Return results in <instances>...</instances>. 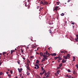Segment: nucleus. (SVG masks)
<instances>
[{
	"label": "nucleus",
	"mask_w": 78,
	"mask_h": 78,
	"mask_svg": "<svg viewBox=\"0 0 78 78\" xmlns=\"http://www.w3.org/2000/svg\"><path fill=\"white\" fill-rule=\"evenodd\" d=\"M50 55L51 56H56V53H51L50 54Z\"/></svg>",
	"instance_id": "obj_4"
},
{
	"label": "nucleus",
	"mask_w": 78,
	"mask_h": 78,
	"mask_svg": "<svg viewBox=\"0 0 78 78\" xmlns=\"http://www.w3.org/2000/svg\"><path fill=\"white\" fill-rule=\"evenodd\" d=\"M40 55L41 56H43V53L42 52H40Z\"/></svg>",
	"instance_id": "obj_8"
},
{
	"label": "nucleus",
	"mask_w": 78,
	"mask_h": 78,
	"mask_svg": "<svg viewBox=\"0 0 78 78\" xmlns=\"http://www.w3.org/2000/svg\"><path fill=\"white\" fill-rule=\"evenodd\" d=\"M55 75H56V76H58V74L57 73H55Z\"/></svg>",
	"instance_id": "obj_42"
},
{
	"label": "nucleus",
	"mask_w": 78,
	"mask_h": 78,
	"mask_svg": "<svg viewBox=\"0 0 78 78\" xmlns=\"http://www.w3.org/2000/svg\"><path fill=\"white\" fill-rule=\"evenodd\" d=\"M37 69H39V66L37 65Z\"/></svg>",
	"instance_id": "obj_38"
},
{
	"label": "nucleus",
	"mask_w": 78,
	"mask_h": 78,
	"mask_svg": "<svg viewBox=\"0 0 78 78\" xmlns=\"http://www.w3.org/2000/svg\"><path fill=\"white\" fill-rule=\"evenodd\" d=\"M62 58H61V57L58 58L59 60H62Z\"/></svg>",
	"instance_id": "obj_24"
},
{
	"label": "nucleus",
	"mask_w": 78,
	"mask_h": 78,
	"mask_svg": "<svg viewBox=\"0 0 78 78\" xmlns=\"http://www.w3.org/2000/svg\"><path fill=\"white\" fill-rule=\"evenodd\" d=\"M43 74H44L43 73H40V74L41 76L43 75Z\"/></svg>",
	"instance_id": "obj_26"
},
{
	"label": "nucleus",
	"mask_w": 78,
	"mask_h": 78,
	"mask_svg": "<svg viewBox=\"0 0 78 78\" xmlns=\"http://www.w3.org/2000/svg\"><path fill=\"white\" fill-rule=\"evenodd\" d=\"M37 66H38V65H37V64H36V65H35L34 66H36V67H37Z\"/></svg>",
	"instance_id": "obj_53"
},
{
	"label": "nucleus",
	"mask_w": 78,
	"mask_h": 78,
	"mask_svg": "<svg viewBox=\"0 0 78 78\" xmlns=\"http://www.w3.org/2000/svg\"><path fill=\"white\" fill-rule=\"evenodd\" d=\"M45 59L47 60L48 59L47 58H46H46H45L44 60H45Z\"/></svg>",
	"instance_id": "obj_57"
},
{
	"label": "nucleus",
	"mask_w": 78,
	"mask_h": 78,
	"mask_svg": "<svg viewBox=\"0 0 78 78\" xmlns=\"http://www.w3.org/2000/svg\"><path fill=\"white\" fill-rule=\"evenodd\" d=\"M34 57V56H31L30 57V58H33Z\"/></svg>",
	"instance_id": "obj_46"
},
{
	"label": "nucleus",
	"mask_w": 78,
	"mask_h": 78,
	"mask_svg": "<svg viewBox=\"0 0 78 78\" xmlns=\"http://www.w3.org/2000/svg\"><path fill=\"white\" fill-rule=\"evenodd\" d=\"M10 73H11V74H12V73H13L12 71V70H10Z\"/></svg>",
	"instance_id": "obj_25"
},
{
	"label": "nucleus",
	"mask_w": 78,
	"mask_h": 78,
	"mask_svg": "<svg viewBox=\"0 0 78 78\" xmlns=\"http://www.w3.org/2000/svg\"><path fill=\"white\" fill-rule=\"evenodd\" d=\"M27 62L28 63H30V61L28 60H27Z\"/></svg>",
	"instance_id": "obj_28"
},
{
	"label": "nucleus",
	"mask_w": 78,
	"mask_h": 78,
	"mask_svg": "<svg viewBox=\"0 0 78 78\" xmlns=\"http://www.w3.org/2000/svg\"><path fill=\"white\" fill-rule=\"evenodd\" d=\"M59 72H60V71L58 70L57 71V74H59Z\"/></svg>",
	"instance_id": "obj_23"
},
{
	"label": "nucleus",
	"mask_w": 78,
	"mask_h": 78,
	"mask_svg": "<svg viewBox=\"0 0 78 78\" xmlns=\"http://www.w3.org/2000/svg\"><path fill=\"white\" fill-rule=\"evenodd\" d=\"M75 66H76V69H78V65L77 64L75 65Z\"/></svg>",
	"instance_id": "obj_20"
},
{
	"label": "nucleus",
	"mask_w": 78,
	"mask_h": 78,
	"mask_svg": "<svg viewBox=\"0 0 78 78\" xmlns=\"http://www.w3.org/2000/svg\"><path fill=\"white\" fill-rule=\"evenodd\" d=\"M39 6H37V9H39Z\"/></svg>",
	"instance_id": "obj_55"
},
{
	"label": "nucleus",
	"mask_w": 78,
	"mask_h": 78,
	"mask_svg": "<svg viewBox=\"0 0 78 78\" xmlns=\"http://www.w3.org/2000/svg\"><path fill=\"white\" fill-rule=\"evenodd\" d=\"M2 74H3V73L2 72H0V75H2Z\"/></svg>",
	"instance_id": "obj_32"
},
{
	"label": "nucleus",
	"mask_w": 78,
	"mask_h": 78,
	"mask_svg": "<svg viewBox=\"0 0 78 78\" xmlns=\"http://www.w3.org/2000/svg\"><path fill=\"white\" fill-rule=\"evenodd\" d=\"M20 70H21V71H22V70H23L22 68H20Z\"/></svg>",
	"instance_id": "obj_50"
},
{
	"label": "nucleus",
	"mask_w": 78,
	"mask_h": 78,
	"mask_svg": "<svg viewBox=\"0 0 78 78\" xmlns=\"http://www.w3.org/2000/svg\"><path fill=\"white\" fill-rule=\"evenodd\" d=\"M68 72H71V71H70V69H68Z\"/></svg>",
	"instance_id": "obj_31"
},
{
	"label": "nucleus",
	"mask_w": 78,
	"mask_h": 78,
	"mask_svg": "<svg viewBox=\"0 0 78 78\" xmlns=\"http://www.w3.org/2000/svg\"><path fill=\"white\" fill-rule=\"evenodd\" d=\"M13 51H11V54H12L13 53Z\"/></svg>",
	"instance_id": "obj_40"
},
{
	"label": "nucleus",
	"mask_w": 78,
	"mask_h": 78,
	"mask_svg": "<svg viewBox=\"0 0 78 78\" xmlns=\"http://www.w3.org/2000/svg\"><path fill=\"white\" fill-rule=\"evenodd\" d=\"M66 56H67V57H68L69 58H70V54H68V55H67Z\"/></svg>",
	"instance_id": "obj_10"
},
{
	"label": "nucleus",
	"mask_w": 78,
	"mask_h": 78,
	"mask_svg": "<svg viewBox=\"0 0 78 78\" xmlns=\"http://www.w3.org/2000/svg\"><path fill=\"white\" fill-rule=\"evenodd\" d=\"M6 73H7V74H8V73H9V72H6Z\"/></svg>",
	"instance_id": "obj_60"
},
{
	"label": "nucleus",
	"mask_w": 78,
	"mask_h": 78,
	"mask_svg": "<svg viewBox=\"0 0 78 78\" xmlns=\"http://www.w3.org/2000/svg\"><path fill=\"white\" fill-rule=\"evenodd\" d=\"M44 3H45V5H47V4H48V2L46 1H44Z\"/></svg>",
	"instance_id": "obj_22"
},
{
	"label": "nucleus",
	"mask_w": 78,
	"mask_h": 78,
	"mask_svg": "<svg viewBox=\"0 0 78 78\" xmlns=\"http://www.w3.org/2000/svg\"><path fill=\"white\" fill-rule=\"evenodd\" d=\"M50 48H51V47L48 48V50H50Z\"/></svg>",
	"instance_id": "obj_61"
},
{
	"label": "nucleus",
	"mask_w": 78,
	"mask_h": 78,
	"mask_svg": "<svg viewBox=\"0 0 78 78\" xmlns=\"http://www.w3.org/2000/svg\"><path fill=\"white\" fill-rule=\"evenodd\" d=\"M57 58H58V57H55V58L54 59H57Z\"/></svg>",
	"instance_id": "obj_39"
},
{
	"label": "nucleus",
	"mask_w": 78,
	"mask_h": 78,
	"mask_svg": "<svg viewBox=\"0 0 78 78\" xmlns=\"http://www.w3.org/2000/svg\"><path fill=\"white\" fill-rule=\"evenodd\" d=\"M7 76L9 77V78H11V76L10 75V74H9L7 75Z\"/></svg>",
	"instance_id": "obj_19"
},
{
	"label": "nucleus",
	"mask_w": 78,
	"mask_h": 78,
	"mask_svg": "<svg viewBox=\"0 0 78 78\" xmlns=\"http://www.w3.org/2000/svg\"><path fill=\"white\" fill-rule=\"evenodd\" d=\"M45 72V70H44L42 73H43V74Z\"/></svg>",
	"instance_id": "obj_29"
},
{
	"label": "nucleus",
	"mask_w": 78,
	"mask_h": 78,
	"mask_svg": "<svg viewBox=\"0 0 78 78\" xmlns=\"http://www.w3.org/2000/svg\"><path fill=\"white\" fill-rule=\"evenodd\" d=\"M49 25H52V23H49Z\"/></svg>",
	"instance_id": "obj_54"
},
{
	"label": "nucleus",
	"mask_w": 78,
	"mask_h": 78,
	"mask_svg": "<svg viewBox=\"0 0 78 78\" xmlns=\"http://www.w3.org/2000/svg\"><path fill=\"white\" fill-rule=\"evenodd\" d=\"M36 44H32L31 47H32V48H34V47H36Z\"/></svg>",
	"instance_id": "obj_7"
},
{
	"label": "nucleus",
	"mask_w": 78,
	"mask_h": 78,
	"mask_svg": "<svg viewBox=\"0 0 78 78\" xmlns=\"http://www.w3.org/2000/svg\"><path fill=\"white\" fill-rule=\"evenodd\" d=\"M70 2V0H68V1H67V2L68 3H69V2Z\"/></svg>",
	"instance_id": "obj_48"
},
{
	"label": "nucleus",
	"mask_w": 78,
	"mask_h": 78,
	"mask_svg": "<svg viewBox=\"0 0 78 78\" xmlns=\"http://www.w3.org/2000/svg\"><path fill=\"white\" fill-rule=\"evenodd\" d=\"M68 78H71V76H70V75H69V76H68Z\"/></svg>",
	"instance_id": "obj_43"
},
{
	"label": "nucleus",
	"mask_w": 78,
	"mask_h": 78,
	"mask_svg": "<svg viewBox=\"0 0 78 78\" xmlns=\"http://www.w3.org/2000/svg\"><path fill=\"white\" fill-rule=\"evenodd\" d=\"M57 69H60V67H57Z\"/></svg>",
	"instance_id": "obj_47"
},
{
	"label": "nucleus",
	"mask_w": 78,
	"mask_h": 78,
	"mask_svg": "<svg viewBox=\"0 0 78 78\" xmlns=\"http://www.w3.org/2000/svg\"><path fill=\"white\" fill-rule=\"evenodd\" d=\"M37 76H39V77L40 78H41V77H40V76H39L38 75H37Z\"/></svg>",
	"instance_id": "obj_64"
},
{
	"label": "nucleus",
	"mask_w": 78,
	"mask_h": 78,
	"mask_svg": "<svg viewBox=\"0 0 78 78\" xmlns=\"http://www.w3.org/2000/svg\"><path fill=\"white\" fill-rule=\"evenodd\" d=\"M56 3L58 5H59V3H60V2H57Z\"/></svg>",
	"instance_id": "obj_17"
},
{
	"label": "nucleus",
	"mask_w": 78,
	"mask_h": 78,
	"mask_svg": "<svg viewBox=\"0 0 78 78\" xmlns=\"http://www.w3.org/2000/svg\"><path fill=\"white\" fill-rule=\"evenodd\" d=\"M46 78H48V75L46 76Z\"/></svg>",
	"instance_id": "obj_49"
},
{
	"label": "nucleus",
	"mask_w": 78,
	"mask_h": 78,
	"mask_svg": "<svg viewBox=\"0 0 78 78\" xmlns=\"http://www.w3.org/2000/svg\"><path fill=\"white\" fill-rule=\"evenodd\" d=\"M43 2H42V1H41V4H43Z\"/></svg>",
	"instance_id": "obj_51"
},
{
	"label": "nucleus",
	"mask_w": 78,
	"mask_h": 78,
	"mask_svg": "<svg viewBox=\"0 0 78 78\" xmlns=\"http://www.w3.org/2000/svg\"><path fill=\"white\" fill-rule=\"evenodd\" d=\"M66 77H69V75L68 74H67L66 75Z\"/></svg>",
	"instance_id": "obj_52"
},
{
	"label": "nucleus",
	"mask_w": 78,
	"mask_h": 78,
	"mask_svg": "<svg viewBox=\"0 0 78 78\" xmlns=\"http://www.w3.org/2000/svg\"><path fill=\"white\" fill-rule=\"evenodd\" d=\"M43 56L44 57V58H48V57H49V55L47 56V55L44 54L43 55Z\"/></svg>",
	"instance_id": "obj_5"
},
{
	"label": "nucleus",
	"mask_w": 78,
	"mask_h": 78,
	"mask_svg": "<svg viewBox=\"0 0 78 78\" xmlns=\"http://www.w3.org/2000/svg\"><path fill=\"white\" fill-rule=\"evenodd\" d=\"M61 53H64V51H61Z\"/></svg>",
	"instance_id": "obj_63"
},
{
	"label": "nucleus",
	"mask_w": 78,
	"mask_h": 78,
	"mask_svg": "<svg viewBox=\"0 0 78 78\" xmlns=\"http://www.w3.org/2000/svg\"><path fill=\"white\" fill-rule=\"evenodd\" d=\"M45 54L46 55H48V56H50V53H48L47 51H46L45 53Z\"/></svg>",
	"instance_id": "obj_6"
},
{
	"label": "nucleus",
	"mask_w": 78,
	"mask_h": 78,
	"mask_svg": "<svg viewBox=\"0 0 78 78\" xmlns=\"http://www.w3.org/2000/svg\"><path fill=\"white\" fill-rule=\"evenodd\" d=\"M58 57H57V58H60V57H61V56H60V55H58Z\"/></svg>",
	"instance_id": "obj_34"
},
{
	"label": "nucleus",
	"mask_w": 78,
	"mask_h": 78,
	"mask_svg": "<svg viewBox=\"0 0 78 78\" xmlns=\"http://www.w3.org/2000/svg\"><path fill=\"white\" fill-rule=\"evenodd\" d=\"M43 70H44V68H42L41 69L42 72Z\"/></svg>",
	"instance_id": "obj_30"
},
{
	"label": "nucleus",
	"mask_w": 78,
	"mask_h": 78,
	"mask_svg": "<svg viewBox=\"0 0 78 78\" xmlns=\"http://www.w3.org/2000/svg\"><path fill=\"white\" fill-rule=\"evenodd\" d=\"M26 68L28 70H30V71H31V69H30V66H29V65L26 66Z\"/></svg>",
	"instance_id": "obj_1"
},
{
	"label": "nucleus",
	"mask_w": 78,
	"mask_h": 78,
	"mask_svg": "<svg viewBox=\"0 0 78 78\" xmlns=\"http://www.w3.org/2000/svg\"><path fill=\"white\" fill-rule=\"evenodd\" d=\"M43 8V7H41L40 8V9L39 10V11H41V10H42Z\"/></svg>",
	"instance_id": "obj_11"
},
{
	"label": "nucleus",
	"mask_w": 78,
	"mask_h": 78,
	"mask_svg": "<svg viewBox=\"0 0 78 78\" xmlns=\"http://www.w3.org/2000/svg\"><path fill=\"white\" fill-rule=\"evenodd\" d=\"M5 54H6V52H3V55H5Z\"/></svg>",
	"instance_id": "obj_35"
},
{
	"label": "nucleus",
	"mask_w": 78,
	"mask_h": 78,
	"mask_svg": "<svg viewBox=\"0 0 78 78\" xmlns=\"http://www.w3.org/2000/svg\"><path fill=\"white\" fill-rule=\"evenodd\" d=\"M73 74H75V71H73Z\"/></svg>",
	"instance_id": "obj_45"
},
{
	"label": "nucleus",
	"mask_w": 78,
	"mask_h": 78,
	"mask_svg": "<svg viewBox=\"0 0 78 78\" xmlns=\"http://www.w3.org/2000/svg\"><path fill=\"white\" fill-rule=\"evenodd\" d=\"M63 57L64 58V59H67V56L65 57V56H64Z\"/></svg>",
	"instance_id": "obj_13"
},
{
	"label": "nucleus",
	"mask_w": 78,
	"mask_h": 78,
	"mask_svg": "<svg viewBox=\"0 0 78 78\" xmlns=\"http://www.w3.org/2000/svg\"><path fill=\"white\" fill-rule=\"evenodd\" d=\"M49 33H52L51 30H49Z\"/></svg>",
	"instance_id": "obj_33"
},
{
	"label": "nucleus",
	"mask_w": 78,
	"mask_h": 78,
	"mask_svg": "<svg viewBox=\"0 0 78 78\" xmlns=\"http://www.w3.org/2000/svg\"><path fill=\"white\" fill-rule=\"evenodd\" d=\"M20 77H21V76H22V74H20Z\"/></svg>",
	"instance_id": "obj_59"
},
{
	"label": "nucleus",
	"mask_w": 78,
	"mask_h": 78,
	"mask_svg": "<svg viewBox=\"0 0 78 78\" xmlns=\"http://www.w3.org/2000/svg\"><path fill=\"white\" fill-rule=\"evenodd\" d=\"M27 75L29 76V75H30V73L27 72Z\"/></svg>",
	"instance_id": "obj_16"
},
{
	"label": "nucleus",
	"mask_w": 78,
	"mask_h": 78,
	"mask_svg": "<svg viewBox=\"0 0 78 78\" xmlns=\"http://www.w3.org/2000/svg\"><path fill=\"white\" fill-rule=\"evenodd\" d=\"M66 61H67V60H66V59H64L63 58V59L62 61V63H64V62H66Z\"/></svg>",
	"instance_id": "obj_3"
},
{
	"label": "nucleus",
	"mask_w": 78,
	"mask_h": 78,
	"mask_svg": "<svg viewBox=\"0 0 78 78\" xmlns=\"http://www.w3.org/2000/svg\"><path fill=\"white\" fill-rule=\"evenodd\" d=\"M76 37H77V39H78V34L76 35Z\"/></svg>",
	"instance_id": "obj_37"
},
{
	"label": "nucleus",
	"mask_w": 78,
	"mask_h": 78,
	"mask_svg": "<svg viewBox=\"0 0 78 78\" xmlns=\"http://www.w3.org/2000/svg\"><path fill=\"white\" fill-rule=\"evenodd\" d=\"M23 58L24 59V60H25V58L23 57Z\"/></svg>",
	"instance_id": "obj_56"
},
{
	"label": "nucleus",
	"mask_w": 78,
	"mask_h": 78,
	"mask_svg": "<svg viewBox=\"0 0 78 78\" xmlns=\"http://www.w3.org/2000/svg\"><path fill=\"white\" fill-rule=\"evenodd\" d=\"M45 4V2L43 3V5H44Z\"/></svg>",
	"instance_id": "obj_62"
},
{
	"label": "nucleus",
	"mask_w": 78,
	"mask_h": 78,
	"mask_svg": "<svg viewBox=\"0 0 78 78\" xmlns=\"http://www.w3.org/2000/svg\"><path fill=\"white\" fill-rule=\"evenodd\" d=\"M61 16H64V13H62L61 14Z\"/></svg>",
	"instance_id": "obj_21"
},
{
	"label": "nucleus",
	"mask_w": 78,
	"mask_h": 78,
	"mask_svg": "<svg viewBox=\"0 0 78 78\" xmlns=\"http://www.w3.org/2000/svg\"><path fill=\"white\" fill-rule=\"evenodd\" d=\"M44 75H45V76H46V75H47V73H44Z\"/></svg>",
	"instance_id": "obj_36"
},
{
	"label": "nucleus",
	"mask_w": 78,
	"mask_h": 78,
	"mask_svg": "<svg viewBox=\"0 0 78 78\" xmlns=\"http://www.w3.org/2000/svg\"><path fill=\"white\" fill-rule=\"evenodd\" d=\"M62 63H61L59 65V67H62Z\"/></svg>",
	"instance_id": "obj_18"
},
{
	"label": "nucleus",
	"mask_w": 78,
	"mask_h": 78,
	"mask_svg": "<svg viewBox=\"0 0 78 78\" xmlns=\"http://www.w3.org/2000/svg\"><path fill=\"white\" fill-rule=\"evenodd\" d=\"M41 61H42V62H43V61H45L44 59L41 60Z\"/></svg>",
	"instance_id": "obj_41"
},
{
	"label": "nucleus",
	"mask_w": 78,
	"mask_h": 78,
	"mask_svg": "<svg viewBox=\"0 0 78 78\" xmlns=\"http://www.w3.org/2000/svg\"><path fill=\"white\" fill-rule=\"evenodd\" d=\"M47 74L48 75H50V72H48Z\"/></svg>",
	"instance_id": "obj_14"
},
{
	"label": "nucleus",
	"mask_w": 78,
	"mask_h": 78,
	"mask_svg": "<svg viewBox=\"0 0 78 78\" xmlns=\"http://www.w3.org/2000/svg\"><path fill=\"white\" fill-rule=\"evenodd\" d=\"M59 8V6H56L55 7V8L54 9L53 11H57V10H58V8Z\"/></svg>",
	"instance_id": "obj_2"
},
{
	"label": "nucleus",
	"mask_w": 78,
	"mask_h": 78,
	"mask_svg": "<svg viewBox=\"0 0 78 78\" xmlns=\"http://www.w3.org/2000/svg\"><path fill=\"white\" fill-rule=\"evenodd\" d=\"M73 61H75V57H73Z\"/></svg>",
	"instance_id": "obj_12"
},
{
	"label": "nucleus",
	"mask_w": 78,
	"mask_h": 78,
	"mask_svg": "<svg viewBox=\"0 0 78 78\" xmlns=\"http://www.w3.org/2000/svg\"><path fill=\"white\" fill-rule=\"evenodd\" d=\"M71 23V24H72V25H74V22L72 23Z\"/></svg>",
	"instance_id": "obj_58"
},
{
	"label": "nucleus",
	"mask_w": 78,
	"mask_h": 78,
	"mask_svg": "<svg viewBox=\"0 0 78 78\" xmlns=\"http://www.w3.org/2000/svg\"><path fill=\"white\" fill-rule=\"evenodd\" d=\"M17 62V63H18V64H20V62L19 61H18Z\"/></svg>",
	"instance_id": "obj_44"
},
{
	"label": "nucleus",
	"mask_w": 78,
	"mask_h": 78,
	"mask_svg": "<svg viewBox=\"0 0 78 78\" xmlns=\"http://www.w3.org/2000/svg\"><path fill=\"white\" fill-rule=\"evenodd\" d=\"M39 62V61L38 60H37L36 62V64H38Z\"/></svg>",
	"instance_id": "obj_9"
},
{
	"label": "nucleus",
	"mask_w": 78,
	"mask_h": 78,
	"mask_svg": "<svg viewBox=\"0 0 78 78\" xmlns=\"http://www.w3.org/2000/svg\"><path fill=\"white\" fill-rule=\"evenodd\" d=\"M21 51L22 52V53H23V49H21Z\"/></svg>",
	"instance_id": "obj_27"
},
{
	"label": "nucleus",
	"mask_w": 78,
	"mask_h": 78,
	"mask_svg": "<svg viewBox=\"0 0 78 78\" xmlns=\"http://www.w3.org/2000/svg\"><path fill=\"white\" fill-rule=\"evenodd\" d=\"M18 69L19 71V72H20H20H22V71L20 70V69H19V68H18Z\"/></svg>",
	"instance_id": "obj_15"
}]
</instances>
